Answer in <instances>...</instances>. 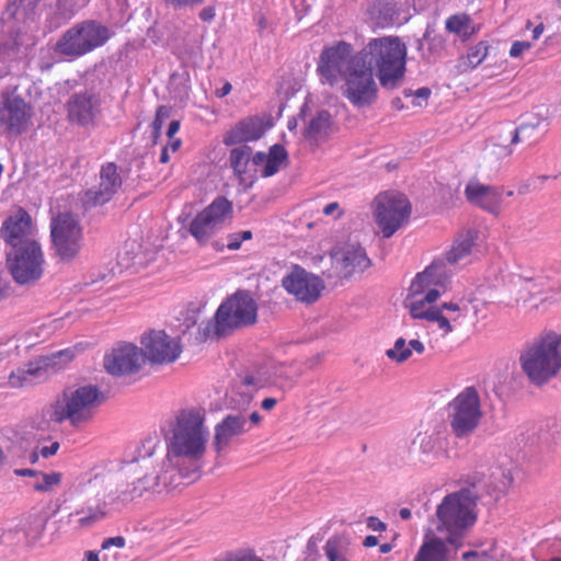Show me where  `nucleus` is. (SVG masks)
<instances>
[{"instance_id":"obj_1","label":"nucleus","mask_w":561,"mask_h":561,"mask_svg":"<svg viewBox=\"0 0 561 561\" xmlns=\"http://www.w3.org/2000/svg\"><path fill=\"white\" fill-rule=\"evenodd\" d=\"M202 410H181L164 442L157 435L142 440L136 457L123 468L134 474L130 490L121 492L122 501H131L146 493H161L188 485L199 479L209 432Z\"/></svg>"},{"instance_id":"obj_2","label":"nucleus","mask_w":561,"mask_h":561,"mask_svg":"<svg viewBox=\"0 0 561 561\" xmlns=\"http://www.w3.org/2000/svg\"><path fill=\"white\" fill-rule=\"evenodd\" d=\"M443 268V261H433L422 273H419L410 285L404 304L413 319L437 322L438 328L447 334L453 331L450 319L434 305L440 297V288L446 280V272Z\"/></svg>"},{"instance_id":"obj_3","label":"nucleus","mask_w":561,"mask_h":561,"mask_svg":"<svg viewBox=\"0 0 561 561\" xmlns=\"http://www.w3.org/2000/svg\"><path fill=\"white\" fill-rule=\"evenodd\" d=\"M359 53L369 60L383 89L393 90L401 84L405 73L407 46L399 37L370 38Z\"/></svg>"},{"instance_id":"obj_4","label":"nucleus","mask_w":561,"mask_h":561,"mask_svg":"<svg viewBox=\"0 0 561 561\" xmlns=\"http://www.w3.org/2000/svg\"><path fill=\"white\" fill-rule=\"evenodd\" d=\"M524 374L536 386H542L561 370V334L548 332L527 345L519 355Z\"/></svg>"},{"instance_id":"obj_5","label":"nucleus","mask_w":561,"mask_h":561,"mask_svg":"<svg viewBox=\"0 0 561 561\" xmlns=\"http://www.w3.org/2000/svg\"><path fill=\"white\" fill-rule=\"evenodd\" d=\"M103 401L104 396L96 386L68 387L50 402V416L58 422L69 421L77 427L91 420Z\"/></svg>"},{"instance_id":"obj_6","label":"nucleus","mask_w":561,"mask_h":561,"mask_svg":"<svg viewBox=\"0 0 561 561\" xmlns=\"http://www.w3.org/2000/svg\"><path fill=\"white\" fill-rule=\"evenodd\" d=\"M111 37L110 30L94 20L76 23L65 31L54 51L69 60L78 59L103 46Z\"/></svg>"},{"instance_id":"obj_7","label":"nucleus","mask_w":561,"mask_h":561,"mask_svg":"<svg viewBox=\"0 0 561 561\" xmlns=\"http://www.w3.org/2000/svg\"><path fill=\"white\" fill-rule=\"evenodd\" d=\"M376 72L369 60L357 51L343 77L342 95L355 107L371 106L378 98V85L375 80Z\"/></svg>"},{"instance_id":"obj_8","label":"nucleus","mask_w":561,"mask_h":561,"mask_svg":"<svg viewBox=\"0 0 561 561\" xmlns=\"http://www.w3.org/2000/svg\"><path fill=\"white\" fill-rule=\"evenodd\" d=\"M214 319L218 335L251 327L257 321V304L251 291L239 289L220 304Z\"/></svg>"},{"instance_id":"obj_9","label":"nucleus","mask_w":561,"mask_h":561,"mask_svg":"<svg viewBox=\"0 0 561 561\" xmlns=\"http://www.w3.org/2000/svg\"><path fill=\"white\" fill-rule=\"evenodd\" d=\"M5 256L10 275L21 286H33L44 275L45 255L39 241L9 249Z\"/></svg>"},{"instance_id":"obj_10","label":"nucleus","mask_w":561,"mask_h":561,"mask_svg":"<svg viewBox=\"0 0 561 561\" xmlns=\"http://www.w3.org/2000/svg\"><path fill=\"white\" fill-rule=\"evenodd\" d=\"M449 425L457 438L470 436L482 419L480 397L474 387H466L447 408Z\"/></svg>"},{"instance_id":"obj_11","label":"nucleus","mask_w":561,"mask_h":561,"mask_svg":"<svg viewBox=\"0 0 561 561\" xmlns=\"http://www.w3.org/2000/svg\"><path fill=\"white\" fill-rule=\"evenodd\" d=\"M479 494L469 485L447 494L436 507L440 526H473L478 518Z\"/></svg>"},{"instance_id":"obj_12","label":"nucleus","mask_w":561,"mask_h":561,"mask_svg":"<svg viewBox=\"0 0 561 561\" xmlns=\"http://www.w3.org/2000/svg\"><path fill=\"white\" fill-rule=\"evenodd\" d=\"M50 238L55 254L64 262L72 261L82 247V228L77 216L60 213L50 221Z\"/></svg>"},{"instance_id":"obj_13","label":"nucleus","mask_w":561,"mask_h":561,"mask_svg":"<svg viewBox=\"0 0 561 561\" xmlns=\"http://www.w3.org/2000/svg\"><path fill=\"white\" fill-rule=\"evenodd\" d=\"M375 217L383 238H390L408 221L411 206L402 193L386 192L375 198Z\"/></svg>"},{"instance_id":"obj_14","label":"nucleus","mask_w":561,"mask_h":561,"mask_svg":"<svg viewBox=\"0 0 561 561\" xmlns=\"http://www.w3.org/2000/svg\"><path fill=\"white\" fill-rule=\"evenodd\" d=\"M233 217V206L225 196H217L190 224V232L198 243H206Z\"/></svg>"},{"instance_id":"obj_15","label":"nucleus","mask_w":561,"mask_h":561,"mask_svg":"<svg viewBox=\"0 0 561 561\" xmlns=\"http://www.w3.org/2000/svg\"><path fill=\"white\" fill-rule=\"evenodd\" d=\"M33 111L27 103L15 91L2 93L0 100V127L12 136H20L28 129Z\"/></svg>"},{"instance_id":"obj_16","label":"nucleus","mask_w":561,"mask_h":561,"mask_svg":"<svg viewBox=\"0 0 561 561\" xmlns=\"http://www.w3.org/2000/svg\"><path fill=\"white\" fill-rule=\"evenodd\" d=\"M354 55L351 44L339 42L321 51L317 70L329 84L333 85L339 78L343 79Z\"/></svg>"},{"instance_id":"obj_17","label":"nucleus","mask_w":561,"mask_h":561,"mask_svg":"<svg viewBox=\"0 0 561 561\" xmlns=\"http://www.w3.org/2000/svg\"><path fill=\"white\" fill-rule=\"evenodd\" d=\"M122 184L123 179L118 167L114 162L103 164L100 170L99 184L87 190L82 196L84 208L89 209L108 203L119 191Z\"/></svg>"},{"instance_id":"obj_18","label":"nucleus","mask_w":561,"mask_h":561,"mask_svg":"<svg viewBox=\"0 0 561 561\" xmlns=\"http://www.w3.org/2000/svg\"><path fill=\"white\" fill-rule=\"evenodd\" d=\"M144 359L151 364H169L176 360L182 352L178 340L164 331H150L141 339Z\"/></svg>"},{"instance_id":"obj_19","label":"nucleus","mask_w":561,"mask_h":561,"mask_svg":"<svg viewBox=\"0 0 561 561\" xmlns=\"http://www.w3.org/2000/svg\"><path fill=\"white\" fill-rule=\"evenodd\" d=\"M282 286L297 300L312 304L320 297L324 283L319 276L307 272L299 265H294L290 273L283 277Z\"/></svg>"},{"instance_id":"obj_20","label":"nucleus","mask_w":561,"mask_h":561,"mask_svg":"<svg viewBox=\"0 0 561 561\" xmlns=\"http://www.w3.org/2000/svg\"><path fill=\"white\" fill-rule=\"evenodd\" d=\"M0 238L10 249L24 245L26 242L38 241L35 237L32 217L22 207H19L2 222Z\"/></svg>"},{"instance_id":"obj_21","label":"nucleus","mask_w":561,"mask_h":561,"mask_svg":"<svg viewBox=\"0 0 561 561\" xmlns=\"http://www.w3.org/2000/svg\"><path fill=\"white\" fill-rule=\"evenodd\" d=\"M144 363L141 350L134 344L119 345L104 356L105 370L115 377L133 375Z\"/></svg>"},{"instance_id":"obj_22","label":"nucleus","mask_w":561,"mask_h":561,"mask_svg":"<svg viewBox=\"0 0 561 561\" xmlns=\"http://www.w3.org/2000/svg\"><path fill=\"white\" fill-rule=\"evenodd\" d=\"M467 483L478 494L479 491L485 490L488 494L497 500L508 491L513 483L512 470L504 466H494L489 469L486 477L482 472L472 473L468 477Z\"/></svg>"},{"instance_id":"obj_23","label":"nucleus","mask_w":561,"mask_h":561,"mask_svg":"<svg viewBox=\"0 0 561 561\" xmlns=\"http://www.w3.org/2000/svg\"><path fill=\"white\" fill-rule=\"evenodd\" d=\"M469 203L483 210L499 216L502 208L504 190L502 186L484 185L479 182H469L465 190Z\"/></svg>"},{"instance_id":"obj_24","label":"nucleus","mask_w":561,"mask_h":561,"mask_svg":"<svg viewBox=\"0 0 561 561\" xmlns=\"http://www.w3.org/2000/svg\"><path fill=\"white\" fill-rule=\"evenodd\" d=\"M67 110L70 122L90 125L100 112L99 98L88 91L75 93L67 102Z\"/></svg>"},{"instance_id":"obj_25","label":"nucleus","mask_w":561,"mask_h":561,"mask_svg":"<svg viewBox=\"0 0 561 561\" xmlns=\"http://www.w3.org/2000/svg\"><path fill=\"white\" fill-rule=\"evenodd\" d=\"M333 260L344 278L363 273L371 264L365 249L356 244H347L333 255Z\"/></svg>"},{"instance_id":"obj_26","label":"nucleus","mask_w":561,"mask_h":561,"mask_svg":"<svg viewBox=\"0 0 561 561\" xmlns=\"http://www.w3.org/2000/svg\"><path fill=\"white\" fill-rule=\"evenodd\" d=\"M247 424L248 421L245 416L240 413L225 416L224 420L215 426L213 445L216 451L219 454L234 437L247 433Z\"/></svg>"},{"instance_id":"obj_27","label":"nucleus","mask_w":561,"mask_h":561,"mask_svg":"<svg viewBox=\"0 0 561 561\" xmlns=\"http://www.w3.org/2000/svg\"><path fill=\"white\" fill-rule=\"evenodd\" d=\"M264 133L265 128L262 119L257 116H250L240 121L228 130L222 141L226 146L245 145V142L259 140Z\"/></svg>"},{"instance_id":"obj_28","label":"nucleus","mask_w":561,"mask_h":561,"mask_svg":"<svg viewBox=\"0 0 561 561\" xmlns=\"http://www.w3.org/2000/svg\"><path fill=\"white\" fill-rule=\"evenodd\" d=\"M335 129L334 119L327 110H319L312 115L304 128V137L310 144H319L327 140Z\"/></svg>"},{"instance_id":"obj_29","label":"nucleus","mask_w":561,"mask_h":561,"mask_svg":"<svg viewBox=\"0 0 561 561\" xmlns=\"http://www.w3.org/2000/svg\"><path fill=\"white\" fill-rule=\"evenodd\" d=\"M89 2L90 0H57L46 18L48 30L54 31L68 23Z\"/></svg>"},{"instance_id":"obj_30","label":"nucleus","mask_w":561,"mask_h":561,"mask_svg":"<svg viewBox=\"0 0 561 561\" xmlns=\"http://www.w3.org/2000/svg\"><path fill=\"white\" fill-rule=\"evenodd\" d=\"M538 116H531L518 127L508 131L510 144L525 142L529 146L536 144L546 133V124Z\"/></svg>"},{"instance_id":"obj_31","label":"nucleus","mask_w":561,"mask_h":561,"mask_svg":"<svg viewBox=\"0 0 561 561\" xmlns=\"http://www.w3.org/2000/svg\"><path fill=\"white\" fill-rule=\"evenodd\" d=\"M41 0H8L0 21L2 25L9 23H24L33 19Z\"/></svg>"},{"instance_id":"obj_32","label":"nucleus","mask_w":561,"mask_h":561,"mask_svg":"<svg viewBox=\"0 0 561 561\" xmlns=\"http://www.w3.org/2000/svg\"><path fill=\"white\" fill-rule=\"evenodd\" d=\"M451 550L443 538L426 537L413 561H450Z\"/></svg>"},{"instance_id":"obj_33","label":"nucleus","mask_w":561,"mask_h":561,"mask_svg":"<svg viewBox=\"0 0 561 561\" xmlns=\"http://www.w3.org/2000/svg\"><path fill=\"white\" fill-rule=\"evenodd\" d=\"M474 231H467L465 234H461L457 238L451 247V249L445 254L444 259H436L435 261H443L444 268L446 272V278L448 277L449 271L447 270L446 264H457L461 262L465 257H467L472 250L474 244Z\"/></svg>"},{"instance_id":"obj_34","label":"nucleus","mask_w":561,"mask_h":561,"mask_svg":"<svg viewBox=\"0 0 561 561\" xmlns=\"http://www.w3.org/2000/svg\"><path fill=\"white\" fill-rule=\"evenodd\" d=\"M367 13L377 26L386 27L393 24L398 10L393 0H371Z\"/></svg>"},{"instance_id":"obj_35","label":"nucleus","mask_w":561,"mask_h":561,"mask_svg":"<svg viewBox=\"0 0 561 561\" xmlns=\"http://www.w3.org/2000/svg\"><path fill=\"white\" fill-rule=\"evenodd\" d=\"M76 515L78 516L77 522L81 525L96 524L105 522L111 515V510L105 502L89 501Z\"/></svg>"},{"instance_id":"obj_36","label":"nucleus","mask_w":561,"mask_h":561,"mask_svg":"<svg viewBox=\"0 0 561 561\" xmlns=\"http://www.w3.org/2000/svg\"><path fill=\"white\" fill-rule=\"evenodd\" d=\"M288 161V153L284 146L279 144L273 145L267 153L266 163L262 170V176L270 178L276 174L280 165Z\"/></svg>"},{"instance_id":"obj_37","label":"nucleus","mask_w":561,"mask_h":561,"mask_svg":"<svg viewBox=\"0 0 561 561\" xmlns=\"http://www.w3.org/2000/svg\"><path fill=\"white\" fill-rule=\"evenodd\" d=\"M240 146L234 147L230 151L229 161L230 167L238 176H242L247 173L248 164L251 160L252 148L248 145L239 144Z\"/></svg>"},{"instance_id":"obj_38","label":"nucleus","mask_w":561,"mask_h":561,"mask_svg":"<svg viewBox=\"0 0 561 561\" xmlns=\"http://www.w3.org/2000/svg\"><path fill=\"white\" fill-rule=\"evenodd\" d=\"M350 541L344 537H333L325 543L324 550L329 561H350L347 558Z\"/></svg>"},{"instance_id":"obj_39","label":"nucleus","mask_w":561,"mask_h":561,"mask_svg":"<svg viewBox=\"0 0 561 561\" xmlns=\"http://www.w3.org/2000/svg\"><path fill=\"white\" fill-rule=\"evenodd\" d=\"M48 359L43 360V365L33 366V364L28 365V368L19 373H11L9 377V382L12 387H23L26 382H28L30 377H41L43 375V367L48 366Z\"/></svg>"},{"instance_id":"obj_40","label":"nucleus","mask_w":561,"mask_h":561,"mask_svg":"<svg viewBox=\"0 0 561 561\" xmlns=\"http://www.w3.org/2000/svg\"><path fill=\"white\" fill-rule=\"evenodd\" d=\"M50 403L47 404L43 410L42 414L37 415L32 421V428L41 432L43 434L49 433L56 430L57 425L62 424L64 422H58L54 420L50 415Z\"/></svg>"},{"instance_id":"obj_41","label":"nucleus","mask_w":561,"mask_h":561,"mask_svg":"<svg viewBox=\"0 0 561 561\" xmlns=\"http://www.w3.org/2000/svg\"><path fill=\"white\" fill-rule=\"evenodd\" d=\"M11 24L12 23L4 25L9 28L11 34L5 41H3L0 44V53L7 57L15 56L22 45V42L20 39L21 28L18 27L16 30H14L13 25Z\"/></svg>"},{"instance_id":"obj_42","label":"nucleus","mask_w":561,"mask_h":561,"mask_svg":"<svg viewBox=\"0 0 561 561\" xmlns=\"http://www.w3.org/2000/svg\"><path fill=\"white\" fill-rule=\"evenodd\" d=\"M489 44L485 41L472 46L467 54V64L471 68L478 67L489 55Z\"/></svg>"},{"instance_id":"obj_43","label":"nucleus","mask_w":561,"mask_h":561,"mask_svg":"<svg viewBox=\"0 0 561 561\" xmlns=\"http://www.w3.org/2000/svg\"><path fill=\"white\" fill-rule=\"evenodd\" d=\"M58 513L59 511L54 510L51 506H44L30 515V524H34L35 526L56 524L57 520L55 517Z\"/></svg>"},{"instance_id":"obj_44","label":"nucleus","mask_w":561,"mask_h":561,"mask_svg":"<svg viewBox=\"0 0 561 561\" xmlns=\"http://www.w3.org/2000/svg\"><path fill=\"white\" fill-rule=\"evenodd\" d=\"M386 355L397 363H404L411 357V348L407 345L405 339L399 337L393 347L386 351Z\"/></svg>"},{"instance_id":"obj_45","label":"nucleus","mask_w":561,"mask_h":561,"mask_svg":"<svg viewBox=\"0 0 561 561\" xmlns=\"http://www.w3.org/2000/svg\"><path fill=\"white\" fill-rule=\"evenodd\" d=\"M471 24V18L466 14H454L450 15L445 23V27L448 32L460 35L462 31L468 30Z\"/></svg>"},{"instance_id":"obj_46","label":"nucleus","mask_w":561,"mask_h":561,"mask_svg":"<svg viewBox=\"0 0 561 561\" xmlns=\"http://www.w3.org/2000/svg\"><path fill=\"white\" fill-rule=\"evenodd\" d=\"M172 108L167 105H160L156 111L154 119L151 124L152 127V139L157 144L158 138L161 135L164 123L170 118Z\"/></svg>"},{"instance_id":"obj_47","label":"nucleus","mask_w":561,"mask_h":561,"mask_svg":"<svg viewBox=\"0 0 561 561\" xmlns=\"http://www.w3.org/2000/svg\"><path fill=\"white\" fill-rule=\"evenodd\" d=\"M448 530V534L444 541L446 542V546L449 548V546L453 548L451 556L453 558L456 556V551L462 547L465 538L467 536L468 528H446Z\"/></svg>"},{"instance_id":"obj_48","label":"nucleus","mask_w":561,"mask_h":561,"mask_svg":"<svg viewBox=\"0 0 561 561\" xmlns=\"http://www.w3.org/2000/svg\"><path fill=\"white\" fill-rule=\"evenodd\" d=\"M23 535L27 546H37L44 536V528H15L14 536Z\"/></svg>"},{"instance_id":"obj_49","label":"nucleus","mask_w":561,"mask_h":561,"mask_svg":"<svg viewBox=\"0 0 561 561\" xmlns=\"http://www.w3.org/2000/svg\"><path fill=\"white\" fill-rule=\"evenodd\" d=\"M43 477L42 483H36L34 489L36 491L46 492L49 491L54 485H57L61 481V473L51 472V473H41Z\"/></svg>"},{"instance_id":"obj_50","label":"nucleus","mask_w":561,"mask_h":561,"mask_svg":"<svg viewBox=\"0 0 561 561\" xmlns=\"http://www.w3.org/2000/svg\"><path fill=\"white\" fill-rule=\"evenodd\" d=\"M412 517V512L408 507H402L400 510L390 508L387 511V519L392 524H398L400 522H407Z\"/></svg>"},{"instance_id":"obj_51","label":"nucleus","mask_w":561,"mask_h":561,"mask_svg":"<svg viewBox=\"0 0 561 561\" xmlns=\"http://www.w3.org/2000/svg\"><path fill=\"white\" fill-rule=\"evenodd\" d=\"M165 4L175 11L179 10H193L203 4L205 0H164Z\"/></svg>"},{"instance_id":"obj_52","label":"nucleus","mask_w":561,"mask_h":561,"mask_svg":"<svg viewBox=\"0 0 561 561\" xmlns=\"http://www.w3.org/2000/svg\"><path fill=\"white\" fill-rule=\"evenodd\" d=\"M431 93V89L427 87L417 89L414 93L413 105L422 107L424 104H426Z\"/></svg>"},{"instance_id":"obj_53","label":"nucleus","mask_w":561,"mask_h":561,"mask_svg":"<svg viewBox=\"0 0 561 561\" xmlns=\"http://www.w3.org/2000/svg\"><path fill=\"white\" fill-rule=\"evenodd\" d=\"M435 449V439L432 436L424 435L420 438V450L425 456H430Z\"/></svg>"},{"instance_id":"obj_54","label":"nucleus","mask_w":561,"mask_h":561,"mask_svg":"<svg viewBox=\"0 0 561 561\" xmlns=\"http://www.w3.org/2000/svg\"><path fill=\"white\" fill-rule=\"evenodd\" d=\"M531 47L529 42L516 41L512 44L510 49V56L513 58L519 57L525 50Z\"/></svg>"},{"instance_id":"obj_55","label":"nucleus","mask_w":561,"mask_h":561,"mask_svg":"<svg viewBox=\"0 0 561 561\" xmlns=\"http://www.w3.org/2000/svg\"><path fill=\"white\" fill-rule=\"evenodd\" d=\"M125 546V538L122 536L111 537L103 540L101 545L102 550H108L112 547L123 548Z\"/></svg>"},{"instance_id":"obj_56","label":"nucleus","mask_w":561,"mask_h":561,"mask_svg":"<svg viewBox=\"0 0 561 561\" xmlns=\"http://www.w3.org/2000/svg\"><path fill=\"white\" fill-rule=\"evenodd\" d=\"M241 243H242V240H241V237H240V232H233V233H230L228 236V244H227V248L229 250H238L240 249L241 247Z\"/></svg>"},{"instance_id":"obj_57","label":"nucleus","mask_w":561,"mask_h":561,"mask_svg":"<svg viewBox=\"0 0 561 561\" xmlns=\"http://www.w3.org/2000/svg\"><path fill=\"white\" fill-rule=\"evenodd\" d=\"M216 15V11L214 7H206L202 9L198 13V16L204 22H210L214 20Z\"/></svg>"},{"instance_id":"obj_58","label":"nucleus","mask_w":561,"mask_h":561,"mask_svg":"<svg viewBox=\"0 0 561 561\" xmlns=\"http://www.w3.org/2000/svg\"><path fill=\"white\" fill-rule=\"evenodd\" d=\"M58 449L59 443L54 442L51 445L41 448L39 454L44 458H49L50 456L55 455L58 451Z\"/></svg>"},{"instance_id":"obj_59","label":"nucleus","mask_w":561,"mask_h":561,"mask_svg":"<svg viewBox=\"0 0 561 561\" xmlns=\"http://www.w3.org/2000/svg\"><path fill=\"white\" fill-rule=\"evenodd\" d=\"M336 211H337L336 218H340L343 215V211L340 209V205L336 202H332L323 208V214L327 216H332Z\"/></svg>"},{"instance_id":"obj_60","label":"nucleus","mask_w":561,"mask_h":561,"mask_svg":"<svg viewBox=\"0 0 561 561\" xmlns=\"http://www.w3.org/2000/svg\"><path fill=\"white\" fill-rule=\"evenodd\" d=\"M488 556L486 552H479L474 550L466 551L462 553L461 558L463 561H472L479 558H485Z\"/></svg>"},{"instance_id":"obj_61","label":"nucleus","mask_w":561,"mask_h":561,"mask_svg":"<svg viewBox=\"0 0 561 561\" xmlns=\"http://www.w3.org/2000/svg\"><path fill=\"white\" fill-rule=\"evenodd\" d=\"M179 129H180V122L176 119L171 121L168 126V130H167L168 138L172 139L174 137V135L179 131Z\"/></svg>"},{"instance_id":"obj_62","label":"nucleus","mask_w":561,"mask_h":561,"mask_svg":"<svg viewBox=\"0 0 561 561\" xmlns=\"http://www.w3.org/2000/svg\"><path fill=\"white\" fill-rule=\"evenodd\" d=\"M13 473L19 477H36L41 474L39 471L34 469H15Z\"/></svg>"},{"instance_id":"obj_63","label":"nucleus","mask_w":561,"mask_h":561,"mask_svg":"<svg viewBox=\"0 0 561 561\" xmlns=\"http://www.w3.org/2000/svg\"><path fill=\"white\" fill-rule=\"evenodd\" d=\"M251 157H252L251 160L254 165H261L263 163H266L267 154L263 151H257L256 153H254Z\"/></svg>"},{"instance_id":"obj_64","label":"nucleus","mask_w":561,"mask_h":561,"mask_svg":"<svg viewBox=\"0 0 561 561\" xmlns=\"http://www.w3.org/2000/svg\"><path fill=\"white\" fill-rule=\"evenodd\" d=\"M408 346L417 354H422L425 350L424 344L420 340H411Z\"/></svg>"}]
</instances>
